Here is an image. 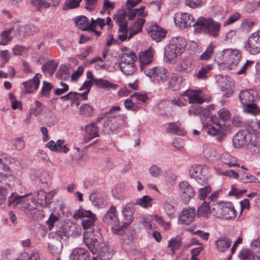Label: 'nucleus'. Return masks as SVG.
I'll return each mask as SVG.
<instances>
[{"instance_id":"obj_33","label":"nucleus","mask_w":260,"mask_h":260,"mask_svg":"<svg viewBox=\"0 0 260 260\" xmlns=\"http://www.w3.org/2000/svg\"><path fill=\"white\" fill-rule=\"evenodd\" d=\"M73 260H86L88 258L89 253L82 248H75L72 252Z\"/></svg>"},{"instance_id":"obj_25","label":"nucleus","mask_w":260,"mask_h":260,"mask_svg":"<svg viewBox=\"0 0 260 260\" xmlns=\"http://www.w3.org/2000/svg\"><path fill=\"white\" fill-rule=\"evenodd\" d=\"M41 76V74H37L33 79L23 83L24 86L25 91L26 93H29L32 92L38 89L40 84L39 78Z\"/></svg>"},{"instance_id":"obj_4","label":"nucleus","mask_w":260,"mask_h":260,"mask_svg":"<svg viewBox=\"0 0 260 260\" xmlns=\"http://www.w3.org/2000/svg\"><path fill=\"white\" fill-rule=\"evenodd\" d=\"M137 59V57L133 52L124 53L119 64L122 72L126 75H132L136 70L135 61Z\"/></svg>"},{"instance_id":"obj_10","label":"nucleus","mask_w":260,"mask_h":260,"mask_svg":"<svg viewBox=\"0 0 260 260\" xmlns=\"http://www.w3.org/2000/svg\"><path fill=\"white\" fill-rule=\"evenodd\" d=\"M179 191L181 201L185 204H188L196 194L194 188L186 181L179 183Z\"/></svg>"},{"instance_id":"obj_21","label":"nucleus","mask_w":260,"mask_h":260,"mask_svg":"<svg viewBox=\"0 0 260 260\" xmlns=\"http://www.w3.org/2000/svg\"><path fill=\"white\" fill-rule=\"evenodd\" d=\"M96 123L92 122L85 127V134L84 139L86 143L99 136V129L96 126Z\"/></svg>"},{"instance_id":"obj_64","label":"nucleus","mask_w":260,"mask_h":260,"mask_svg":"<svg viewBox=\"0 0 260 260\" xmlns=\"http://www.w3.org/2000/svg\"><path fill=\"white\" fill-rule=\"evenodd\" d=\"M26 50V48L24 46L19 45H15L12 49L13 54L15 56L22 55L23 53Z\"/></svg>"},{"instance_id":"obj_18","label":"nucleus","mask_w":260,"mask_h":260,"mask_svg":"<svg viewBox=\"0 0 260 260\" xmlns=\"http://www.w3.org/2000/svg\"><path fill=\"white\" fill-rule=\"evenodd\" d=\"M141 70L144 73L145 69H149L147 66L153 60V55L150 49L142 51L139 55Z\"/></svg>"},{"instance_id":"obj_22","label":"nucleus","mask_w":260,"mask_h":260,"mask_svg":"<svg viewBox=\"0 0 260 260\" xmlns=\"http://www.w3.org/2000/svg\"><path fill=\"white\" fill-rule=\"evenodd\" d=\"M254 91L250 89L241 90L239 94V99L241 105L244 106L254 102Z\"/></svg>"},{"instance_id":"obj_32","label":"nucleus","mask_w":260,"mask_h":260,"mask_svg":"<svg viewBox=\"0 0 260 260\" xmlns=\"http://www.w3.org/2000/svg\"><path fill=\"white\" fill-rule=\"evenodd\" d=\"M0 181H4L9 186L12 187L20 184V181L18 178L7 174H5L0 172Z\"/></svg>"},{"instance_id":"obj_3","label":"nucleus","mask_w":260,"mask_h":260,"mask_svg":"<svg viewBox=\"0 0 260 260\" xmlns=\"http://www.w3.org/2000/svg\"><path fill=\"white\" fill-rule=\"evenodd\" d=\"M74 217L76 219L81 218L83 229L85 230H89L88 233L92 234L93 232V226L96 219V216L90 210L80 208L74 213Z\"/></svg>"},{"instance_id":"obj_12","label":"nucleus","mask_w":260,"mask_h":260,"mask_svg":"<svg viewBox=\"0 0 260 260\" xmlns=\"http://www.w3.org/2000/svg\"><path fill=\"white\" fill-rule=\"evenodd\" d=\"M252 140V135L247 131L238 132L233 139V145L236 148H241L247 146Z\"/></svg>"},{"instance_id":"obj_26","label":"nucleus","mask_w":260,"mask_h":260,"mask_svg":"<svg viewBox=\"0 0 260 260\" xmlns=\"http://www.w3.org/2000/svg\"><path fill=\"white\" fill-rule=\"evenodd\" d=\"M145 7L144 6H142L139 9H127V12L126 13V15L128 18L129 20H133L135 18V17L137 16V20L139 18H142V19H144V18L147 16V12L144 11Z\"/></svg>"},{"instance_id":"obj_48","label":"nucleus","mask_w":260,"mask_h":260,"mask_svg":"<svg viewBox=\"0 0 260 260\" xmlns=\"http://www.w3.org/2000/svg\"><path fill=\"white\" fill-rule=\"evenodd\" d=\"M254 24L255 23L253 21L250 19L246 18L242 21L241 24V29L243 32H248Z\"/></svg>"},{"instance_id":"obj_52","label":"nucleus","mask_w":260,"mask_h":260,"mask_svg":"<svg viewBox=\"0 0 260 260\" xmlns=\"http://www.w3.org/2000/svg\"><path fill=\"white\" fill-rule=\"evenodd\" d=\"M92 107L87 104L82 105L80 108V114L86 117L91 116L93 112Z\"/></svg>"},{"instance_id":"obj_20","label":"nucleus","mask_w":260,"mask_h":260,"mask_svg":"<svg viewBox=\"0 0 260 260\" xmlns=\"http://www.w3.org/2000/svg\"><path fill=\"white\" fill-rule=\"evenodd\" d=\"M232 244V241L229 238L221 236L215 241V247L219 252H225Z\"/></svg>"},{"instance_id":"obj_39","label":"nucleus","mask_w":260,"mask_h":260,"mask_svg":"<svg viewBox=\"0 0 260 260\" xmlns=\"http://www.w3.org/2000/svg\"><path fill=\"white\" fill-rule=\"evenodd\" d=\"M56 76L58 79L62 80L69 78L70 73L68 67L64 65H61L56 74Z\"/></svg>"},{"instance_id":"obj_15","label":"nucleus","mask_w":260,"mask_h":260,"mask_svg":"<svg viewBox=\"0 0 260 260\" xmlns=\"http://www.w3.org/2000/svg\"><path fill=\"white\" fill-rule=\"evenodd\" d=\"M147 31L151 38L156 42L159 41L164 38L166 34L165 29L158 26L157 24L153 23L149 24L147 28Z\"/></svg>"},{"instance_id":"obj_59","label":"nucleus","mask_w":260,"mask_h":260,"mask_svg":"<svg viewBox=\"0 0 260 260\" xmlns=\"http://www.w3.org/2000/svg\"><path fill=\"white\" fill-rule=\"evenodd\" d=\"M164 208L166 214L169 216H172L175 211L174 206L168 201L165 202L164 204Z\"/></svg>"},{"instance_id":"obj_2","label":"nucleus","mask_w":260,"mask_h":260,"mask_svg":"<svg viewBox=\"0 0 260 260\" xmlns=\"http://www.w3.org/2000/svg\"><path fill=\"white\" fill-rule=\"evenodd\" d=\"M220 24L212 18H206L201 16L197 19V29L205 34L214 37L218 35Z\"/></svg>"},{"instance_id":"obj_17","label":"nucleus","mask_w":260,"mask_h":260,"mask_svg":"<svg viewBox=\"0 0 260 260\" xmlns=\"http://www.w3.org/2000/svg\"><path fill=\"white\" fill-rule=\"evenodd\" d=\"M116 23L119 26L118 38L123 42L127 38V22L125 16L120 15L118 16L116 19Z\"/></svg>"},{"instance_id":"obj_5","label":"nucleus","mask_w":260,"mask_h":260,"mask_svg":"<svg viewBox=\"0 0 260 260\" xmlns=\"http://www.w3.org/2000/svg\"><path fill=\"white\" fill-rule=\"evenodd\" d=\"M221 57V63L232 69L238 64L241 59V55L238 50L226 49L222 51Z\"/></svg>"},{"instance_id":"obj_35","label":"nucleus","mask_w":260,"mask_h":260,"mask_svg":"<svg viewBox=\"0 0 260 260\" xmlns=\"http://www.w3.org/2000/svg\"><path fill=\"white\" fill-rule=\"evenodd\" d=\"M213 69L212 64H208L202 66L196 75V77L200 80H205L208 77L209 72Z\"/></svg>"},{"instance_id":"obj_55","label":"nucleus","mask_w":260,"mask_h":260,"mask_svg":"<svg viewBox=\"0 0 260 260\" xmlns=\"http://www.w3.org/2000/svg\"><path fill=\"white\" fill-rule=\"evenodd\" d=\"M82 0H66L63 9V10H67L78 7L79 6V3Z\"/></svg>"},{"instance_id":"obj_50","label":"nucleus","mask_w":260,"mask_h":260,"mask_svg":"<svg viewBox=\"0 0 260 260\" xmlns=\"http://www.w3.org/2000/svg\"><path fill=\"white\" fill-rule=\"evenodd\" d=\"M30 3L35 6L38 11H40L42 8H48L51 6V4L43 0H31Z\"/></svg>"},{"instance_id":"obj_60","label":"nucleus","mask_w":260,"mask_h":260,"mask_svg":"<svg viewBox=\"0 0 260 260\" xmlns=\"http://www.w3.org/2000/svg\"><path fill=\"white\" fill-rule=\"evenodd\" d=\"M58 220V217L57 215L51 213L49 217V219L46 221V223L48 226L49 230L51 231L55 223Z\"/></svg>"},{"instance_id":"obj_57","label":"nucleus","mask_w":260,"mask_h":260,"mask_svg":"<svg viewBox=\"0 0 260 260\" xmlns=\"http://www.w3.org/2000/svg\"><path fill=\"white\" fill-rule=\"evenodd\" d=\"M53 88V86L48 82L44 81L43 86L42 88L41 94L42 96H48L51 90Z\"/></svg>"},{"instance_id":"obj_34","label":"nucleus","mask_w":260,"mask_h":260,"mask_svg":"<svg viewBox=\"0 0 260 260\" xmlns=\"http://www.w3.org/2000/svg\"><path fill=\"white\" fill-rule=\"evenodd\" d=\"M27 196H28V194L25 196H18L16 193H12L8 198V206H12L13 207H16L18 205H19V207L20 206L22 202L24 201L25 197Z\"/></svg>"},{"instance_id":"obj_58","label":"nucleus","mask_w":260,"mask_h":260,"mask_svg":"<svg viewBox=\"0 0 260 260\" xmlns=\"http://www.w3.org/2000/svg\"><path fill=\"white\" fill-rule=\"evenodd\" d=\"M219 118L223 122L226 121L230 119V112L225 109L222 108L218 112Z\"/></svg>"},{"instance_id":"obj_14","label":"nucleus","mask_w":260,"mask_h":260,"mask_svg":"<svg viewBox=\"0 0 260 260\" xmlns=\"http://www.w3.org/2000/svg\"><path fill=\"white\" fill-rule=\"evenodd\" d=\"M213 209L215 211L216 216L225 219H232L236 217V211L233 206H227L221 204L215 205Z\"/></svg>"},{"instance_id":"obj_42","label":"nucleus","mask_w":260,"mask_h":260,"mask_svg":"<svg viewBox=\"0 0 260 260\" xmlns=\"http://www.w3.org/2000/svg\"><path fill=\"white\" fill-rule=\"evenodd\" d=\"M222 162L230 167L239 166L236 158L228 154H224L221 157Z\"/></svg>"},{"instance_id":"obj_11","label":"nucleus","mask_w":260,"mask_h":260,"mask_svg":"<svg viewBox=\"0 0 260 260\" xmlns=\"http://www.w3.org/2000/svg\"><path fill=\"white\" fill-rule=\"evenodd\" d=\"M174 21L181 27L194 26L197 28V20H196L190 14L187 13H176L174 17Z\"/></svg>"},{"instance_id":"obj_23","label":"nucleus","mask_w":260,"mask_h":260,"mask_svg":"<svg viewBox=\"0 0 260 260\" xmlns=\"http://www.w3.org/2000/svg\"><path fill=\"white\" fill-rule=\"evenodd\" d=\"M76 26L83 30H89L91 29V25H93V19L90 20L89 23L88 18L84 16H77L74 19Z\"/></svg>"},{"instance_id":"obj_31","label":"nucleus","mask_w":260,"mask_h":260,"mask_svg":"<svg viewBox=\"0 0 260 260\" xmlns=\"http://www.w3.org/2000/svg\"><path fill=\"white\" fill-rule=\"evenodd\" d=\"M185 96H187L189 103H197L201 104L204 102V100L199 96V91L188 90L184 92Z\"/></svg>"},{"instance_id":"obj_51","label":"nucleus","mask_w":260,"mask_h":260,"mask_svg":"<svg viewBox=\"0 0 260 260\" xmlns=\"http://www.w3.org/2000/svg\"><path fill=\"white\" fill-rule=\"evenodd\" d=\"M210 211L209 204L207 202H203L200 206L197 211V214L202 216L206 217Z\"/></svg>"},{"instance_id":"obj_6","label":"nucleus","mask_w":260,"mask_h":260,"mask_svg":"<svg viewBox=\"0 0 260 260\" xmlns=\"http://www.w3.org/2000/svg\"><path fill=\"white\" fill-rule=\"evenodd\" d=\"M103 221L106 224L111 225L113 231H115L116 233L120 234V232L122 230V226H119L120 222L115 207L113 206L110 207L103 217Z\"/></svg>"},{"instance_id":"obj_44","label":"nucleus","mask_w":260,"mask_h":260,"mask_svg":"<svg viewBox=\"0 0 260 260\" xmlns=\"http://www.w3.org/2000/svg\"><path fill=\"white\" fill-rule=\"evenodd\" d=\"M215 46L212 44L210 45L204 52L200 56L199 59L201 60H207L210 59L214 52Z\"/></svg>"},{"instance_id":"obj_16","label":"nucleus","mask_w":260,"mask_h":260,"mask_svg":"<svg viewBox=\"0 0 260 260\" xmlns=\"http://www.w3.org/2000/svg\"><path fill=\"white\" fill-rule=\"evenodd\" d=\"M196 209L187 207L182 211L179 216L178 222L180 224L188 225L192 222L195 217Z\"/></svg>"},{"instance_id":"obj_38","label":"nucleus","mask_w":260,"mask_h":260,"mask_svg":"<svg viewBox=\"0 0 260 260\" xmlns=\"http://www.w3.org/2000/svg\"><path fill=\"white\" fill-rule=\"evenodd\" d=\"M57 67V64L55 63L54 61L51 60L43 65L42 67V71L44 73H47L50 76H52L56 70Z\"/></svg>"},{"instance_id":"obj_24","label":"nucleus","mask_w":260,"mask_h":260,"mask_svg":"<svg viewBox=\"0 0 260 260\" xmlns=\"http://www.w3.org/2000/svg\"><path fill=\"white\" fill-rule=\"evenodd\" d=\"M212 120L215 123V126H208L205 129L206 133L212 136L222 135L224 133L225 125L214 121L213 117L212 118Z\"/></svg>"},{"instance_id":"obj_36","label":"nucleus","mask_w":260,"mask_h":260,"mask_svg":"<svg viewBox=\"0 0 260 260\" xmlns=\"http://www.w3.org/2000/svg\"><path fill=\"white\" fill-rule=\"evenodd\" d=\"M145 23V19L139 18L136 22H135L132 27L129 35L128 36V39H131L134 35L140 32L142 29V27Z\"/></svg>"},{"instance_id":"obj_28","label":"nucleus","mask_w":260,"mask_h":260,"mask_svg":"<svg viewBox=\"0 0 260 260\" xmlns=\"http://www.w3.org/2000/svg\"><path fill=\"white\" fill-rule=\"evenodd\" d=\"M112 248L108 244L105 243L100 248L99 256L102 260H110L113 256Z\"/></svg>"},{"instance_id":"obj_62","label":"nucleus","mask_w":260,"mask_h":260,"mask_svg":"<svg viewBox=\"0 0 260 260\" xmlns=\"http://www.w3.org/2000/svg\"><path fill=\"white\" fill-rule=\"evenodd\" d=\"M64 141L58 140L56 142V152L67 153L69 149L66 145H64Z\"/></svg>"},{"instance_id":"obj_54","label":"nucleus","mask_w":260,"mask_h":260,"mask_svg":"<svg viewBox=\"0 0 260 260\" xmlns=\"http://www.w3.org/2000/svg\"><path fill=\"white\" fill-rule=\"evenodd\" d=\"M149 172L154 177H158L162 174L161 169L156 165H152L149 169Z\"/></svg>"},{"instance_id":"obj_19","label":"nucleus","mask_w":260,"mask_h":260,"mask_svg":"<svg viewBox=\"0 0 260 260\" xmlns=\"http://www.w3.org/2000/svg\"><path fill=\"white\" fill-rule=\"evenodd\" d=\"M134 212V210L133 205L130 203L126 204L122 210V214L123 217V219L122 220L123 223V225L121 226L122 229H123V227L126 228L132 222L134 219L133 216Z\"/></svg>"},{"instance_id":"obj_56","label":"nucleus","mask_w":260,"mask_h":260,"mask_svg":"<svg viewBox=\"0 0 260 260\" xmlns=\"http://www.w3.org/2000/svg\"><path fill=\"white\" fill-rule=\"evenodd\" d=\"M211 191V187L207 185L200 188L198 192L199 198L202 200H204Z\"/></svg>"},{"instance_id":"obj_49","label":"nucleus","mask_w":260,"mask_h":260,"mask_svg":"<svg viewBox=\"0 0 260 260\" xmlns=\"http://www.w3.org/2000/svg\"><path fill=\"white\" fill-rule=\"evenodd\" d=\"M191 69L190 62L187 61H183L177 66V70L180 72L189 73Z\"/></svg>"},{"instance_id":"obj_46","label":"nucleus","mask_w":260,"mask_h":260,"mask_svg":"<svg viewBox=\"0 0 260 260\" xmlns=\"http://www.w3.org/2000/svg\"><path fill=\"white\" fill-rule=\"evenodd\" d=\"M243 107L244 111L246 113H250L254 115L259 113V108L255 104L253 103V102L249 103L246 105H244L243 106Z\"/></svg>"},{"instance_id":"obj_53","label":"nucleus","mask_w":260,"mask_h":260,"mask_svg":"<svg viewBox=\"0 0 260 260\" xmlns=\"http://www.w3.org/2000/svg\"><path fill=\"white\" fill-rule=\"evenodd\" d=\"M11 143L15 148L19 151L22 150L25 147V143L22 137L14 139L12 140Z\"/></svg>"},{"instance_id":"obj_61","label":"nucleus","mask_w":260,"mask_h":260,"mask_svg":"<svg viewBox=\"0 0 260 260\" xmlns=\"http://www.w3.org/2000/svg\"><path fill=\"white\" fill-rule=\"evenodd\" d=\"M185 94L184 93L181 94L177 99H173L171 103L180 107L184 106L187 105V100L184 98Z\"/></svg>"},{"instance_id":"obj_43","label":"nucleus","mask_w":260,"mask_h":260,"mask_svg":"<svg viewBox=\"0 0 260 260\" xmlns=\"http://www.w3.org/2000/svg\"><path fill=\"white\" fill-rule=\"evenodd\" d=\"M188 113L189 115H208V113L205 109H203V108L199 105H192L191 106L188 111Z\"/></svg>"},{"instance_id":"obj_40","label":"nucleus","mask_w":260,"mask_h":260,"mask_svg":"<svg viewBox=\"0 0 260 260\" xmlns=\"http://www.w3.org/2000/svg\"><path fill=\"white\" fill-rule=\"evenodd\" d=\"M20 209L23 210L26 214L30 215L32 212L35 209L34 204L31 202V204L29 202L28 200L24 198V201L22 202L20 206L19 207Z\"/></svg>"},{"instance_id":"obj_13","label":"nucleus","mask_w":260,"mask_h":260,"mask_svg":"<svg viewBox=\"0 0 260 260\" xmlns=\"http://www.w3.org/2000/svg\"><path fill=\"white\" fill-rule=\"evenodd\" d=\"M245 47L251 54L260 52V31L253 33L249 37Z\"/></svg>"},{"instance_id":"obj_30","label":"nucleus","mask_w":260,"mask_h":260,"mask_svg":"<svg viewBox=\"0 0 260 260\" xmlns=\"http://www.w3.org/2000/svg\"><path fill=\"white\" fill-rule=\"evenodd\" d=\"M93 83L98 87L102 89H106L108 90L110 89L115 90L118 86L116 84L101 78L95 79L93 80Z\"/></svg>"},{"instance_id":"obj_37","label":"nucleus","mask_w":260,"mask_h":260,"mask_svg":"<svg viewBox=\"0 0 260 260\" xmlns=\"http://www.w3.org/2000/svg\"><path fill=\"white\" fill-rule=\"evenodd\" d=\"M182 245V238L180 236H177L171 238L168 242V247L171 248V251L174 253L176 250L178 249Z\"/></svg>"},{"instance_id":"obj_9","label":"nucleus","mask_w":260,"mask_h":260,"mask_svg":"<svg viewBox=\"0 0 260 260\" xmlns=\"http://www.w3.org/2000/svg\"><path fill=\"white\" fill-rule=\"evenodd\" d=\"M126 116L124 115H119L118 117L110 116L104 122V126L111 131H114L121 126H126Z\"/></svg>"},{"instance_id":"obj_29","label":"nucleus","mask_w":260,"mask_h":260,"mask_svg":"<svg viewBox=\"0 0 260 260\" xmlns=\"http://www.w3.org/2000/svg\"><path fill=\"white\" fill-rule=\"evenodd\" d=\"M91 235V234H90V233H88V232H87L86 234H84L83 239L87 247L91 252L94 254L96 252L99 243L97 240H93L90 237Z\"/></svg>"},{"instance_id":"obj_27","label":"nucleus","mask_w":260,"mask_h":260,"mask_svg":"<svg viewBox=\"0 0 260 260\" xmlns=\"http://www.w3.org/2000/svg\"><path fill=\"white\" fill-rule=\"evenodd\" d=\"M203 153L204 156L211 162L216 161L219 157L217 151L213 148L207 145H204Z\"/></svg>"},{"instance_id":"obj_45","label":"nucleus","mask_w":260,"mask_h":260,"mask_svg":"<svg viewBox=\"0 0 260 260\" xmlns=\"http://www.w3.org/2000/svg\"><path fill=\"white\" fill-rule=\"evenodd\" d=\"M249 149L252 154L260 156V142L257 140H251Z\"/></svg>"},{"instance_id":"obj_41","label":"nucleus","mask_w":260,"mask_h":260,"mask_svg":"<svg viewBox=\"0 0 260 260\" xmlns=\"http://www.w3.org/2000/svg\"><path fill=\"white\" fill-rule=\"evenodd\" d=\"M152 201L153 199L149 196H144L142 198L136 200V204L147 208L152 206Z\"/></svg>"},{"instance_id":"obj_47","label":"nucleus","mask_w":260,"mask_h":260,"mask_svg":"<svg viewBox=\"0 0 260 260\" xmlns=\"http://www.w3.org/2000/svg\"><path fill=\"white\" fill-rule=\"evenodd\" d=\"M238 256L241 260L254 259V256L253 253L250 250L245 248L242 249L240 251Z\"/></svg>"},{"instance_id":"obj_7","label":"nucleus","mask_w":260,"mask_h":260,"mask_svg":"<svg viewBox=\"0 0 260 260\" xmlns=\"http://www.w3.org/2000/svg\"><path fill=\"white\" fill-rule=\"evenodd\" d=\"M144 74L150 78H153L158 83L165 82L169 77V73L166 68L162 67L145 69Z\"/></svg>"},{"instance_id":"obj_63","label":"nucleus","mask_w":260,"mask_h":260,"mask_svg":"<svg viewBox=\"0 0 260 260\" xmlns=\"http://www.w3.org/2000/svg\"><path fill=\"white\" fill-rule=\"evenodd\" d=\"M9 193V191L6 187L0 186V206L5 204Z\"/></svg>"},{"instance_id":"obj_1","label":"nucleus","mask_w":260,"mask_h":260,"mask_svg":"<svg viewBox=\"0 0 260 260\" xmlns=\"http://www.w3.org/2000/svg\"><path fill=\"white\" fill-rule=\"evenodd\" d=\"M185 46V41L181 37L173 38L165 48V57L170 62H175L184 51Z\"/></svg>"},{"instance_id":"obj_8","label":"nucleus","mask_w":260,"mask_h":260,"mask_svg":"<svg viewBox=\"0 0 260 260\" xmlns=\"http://www.w3.org/2000/svg\"><path fill=\"white\" fill-rule=\"evenodd\" d=\"M206 167L201 165H194L189 170V174L191 178L194 179L199 185L202 186L207 184Z\"/></svg>"}]
</instances>
